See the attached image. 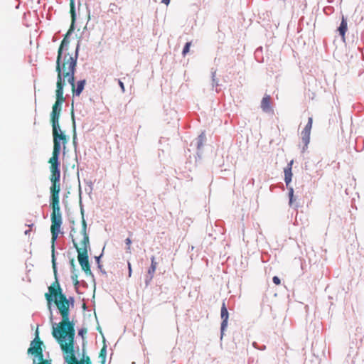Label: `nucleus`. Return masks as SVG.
<instances>
[{"label":"nucleus","mask_w":364,"mask_h":364,"mask_svg":"<svg viewBox=\"0 0 364 364\" xmlns=\"http://www.w3.org/2000/svg\"><path fill=\"white\" fill-rule=\"evenodd\" d=\"M88 249L89 248H77V259L82 269L87 274H91V269L88 260Z\"/></svg>","instance_id":"nucleus-7"},{"label":"nucleus","mask_w":364,"mask_h":364,"mask_svg":"<svg viewBox=\"0 0 364 364\" xmlns=\"http://www.w3.org/2000/svg\"><path fill=\"white\" fill-rule=\"evenodd\" d=\"M70 14L72 17V26L75 21V10L74 0H70Z\"/></svg>","instance_id":"nucleus-18"},{"label":"nucleus","mask_w":364,"mask_h":364,"mask_svg":"<svg viewBox=\"0 0 364 364\" xmlns=\"http://www.w3.org/2000/svg\"><path fill=\"white\" fill-rule=\"evenodd\" d=\"M53 127V146H55V143L58 144L59 148L60 147V141H62L63 144L67 142L66 136L59 132L60 131L59 123L52 124Z\"/></svg>","instance_id":"nucleus-8"},{"label":"nucleus","mask_w":364,"mask_h":364,"mask_svg":"<svg viewBox=\"0 0 364 364\" xmlns=\"http://www.w3.org/2000/svg\"><path fill=\"white\" fill-rule=\"evenodd\" d=\"M294 161L291 160L287 165V166L284 168V181L288 186L289 183L291 181V177H292V165H293Z\"/></svg>","instance_id":"nucleus-14"},{"label":"nucleus","mask_w":364,"mask_h":364,"mask_svg":"<svg viewBox=\"0 0 364 364\" xmlns=\"http://www.w3.org/2000/svg\"><path fill=\"white\" fill-rule=\"evenodd\" d=\"M72 279H73V282H74V284H75V285H77V284H78V283H79V282H78V280H77V275L72 276Z\"/></svg>","instance_id":"nucleus-26"},{"label":"nucleus","mask_w":364,"mask_h":364,"mask_svg":"<svg viewBox=\"0 0 364 364\" xmlns=\"http://www.w3.org/2000/svg\"><path fill=\"white\" fill-rule=\"evenodd\" d=\"M85 80H80L77 82L75 85V80L73 82H68L71 85L72 91L74 95L79 96L81 92H82L85 85Z\"/></svg>","instance_id":"nucleus-11"},{"label":"nucleus","mask_w":364,"mask_h":364,"mask_svg":"<svg viewBox=\"0 0 364 364\" xmlns=\"http://www.w3.org/2000/svg\"><path fill=\"white\" fill-rule=\"evenodd\" d=\"M128 269H129V277H131L132 270L131 264L129 262H128Z\"/></svg>","instance_id":"nucleus-28"},{"label":"nucleus","mask_w":364,"mask_h":364,"mask_svg":"<svg viewBox=\"0 0 364 364\" xmlns=\"http://www.w3.org/2000/svg\"><path fill=\"white\" fill-rule=\"evenodd\" d=\"M82 225L80 228L72 227L70 236L74 247L76 250L77 248H89L90 241L89 237L87 234V223L83 216V212H82Z\"/></svg>","instance_id":"nucleus-4"},{"label":"nucleus","mask_w":364,"mask_h":364,"mask_svg":"<svg viewBox=\"0 0 364 364\" xmlns=\"http://www.w3.org/2000/svg\"><path fill=\"white\" fill-rule=\"evenodd\" d=\"M119 85L122 92H124L125 88H124V83L121 80H119Z\"/></svg>","instance_id":"nucleus-27"},{"label":"nucleus","mask_w":364,"mask_h":364,"mask_svg":"<svg viewBox=\"0 0 364 364\" xmlns=\"http://www.w3.org/2000/svg\"><path fill=\"white\" fill-rule=\"evenodd\" d=\"M272 281L273 282L276 284V285H279L281 284V281H280V279L277 277V276H274L273 278H272Z\"/></svg>","instance_id":"nucleus-25"},{"label":"nucleus","mask_w":364,"mask_h":364,"mask_svg":"<svg viewBox=\"0 0 364 364\" xmlns=\"http://www.w3.org/2000/svg\"><path fill=\"white\" fill-rule=\"evenodd\" d=\"M55 95L56 101L53 105L52 112L50 114L52 124L59 123V117L61 112V105L65 100L63 97V87H56Z\"/></svg>","instance_id":"nucleus-5"},{"label":"nucleus","mask_w":364,"mask_h":364,"mask_svg":"<svg viewBox=\"0 0 364 364\" xmlns=\"http://www.w3.org/2000/svg\"><path fill=\"white\" fill-rule=\"evenodd\" d=\"M30 231H31V230H26V231H25V234H26V235H28V234H29V232H30Z\"/></svg>","instance_id":"nucleus-30"},{"label":"nucleus","mask_w":364,"mask_h":364,"mask_svg":"<svg viewBox=\"0 0 364 364\" xmlns=\"http://www.w3.org/2000/svg\"><path fill=\"white\" fill-rule=\"evenodd\" d=\"M228 311L225 305V303L223 302L221 306V318L223 321L221 323V331L223 332L228 326Z\"/></svg>","instance_id":"nucleus-13"},{"label":"nucleus","mask_w":364,"mask_h":364,"mask_svg":"<svg viewBox=\"0 0 364 364\" xmlns=\"http://www.w3.org/2000/svg\"><path fill=\"white\" fill-rule=\"evenodd\" d=\"M100 357H101L102 358V364H105V358H106V348L105 346H104L100 352Z\"/></svg>","instance_id":"nucleus-21"},{"label":"nucleus","mask_w":364,"mask_h":364,"mask_svg":"<svg viewBox=\"0 0 364 364\" xmlns=\"http://www.w3.org/2000/svg\"><path fill=\"white\" fill-rule=\"evenodd\" d=\"M55 297L54 302L62 317L58 324H54L52 336L59 344L63 353V358L67 364H92L90 357L82 352L78 360L75 353V323L70 320L69 300L63 293L58 279L48 287V292L45 294L46 299L50 304Z\"/></svg>","instance_id":"nucleus-1"},{"label":"nucleus","mask_w":364,"mask_h":364,"mask_svg":"<svg viewBox=\"0 0 364 364\" xmlns=\"http://www.w3.org/2000/svg\"><path fill=\"white\" fill-rule=\"evenodd\" d=\"M157 264H158V263L156 261L155 257L152 256L151 257V266L148 269L147 274L146 275V279H145V284H146V286L149 285V284L152 281V279L154 278V273H155L156 269L157 268Z\"/></svg>","instance_id":"nucleus-9"},{"label":"nucleus","mask_w":364,"mask_h":364,"mask_svg":"<svg viewBox=\"0 0 364 364\" xmlns=\"http://www.w3.org/2000/svg\"><path fill=\"white\" fill-rule=\"evenodd\" d=\"M289 205H292L294 201V189L292 187H290L289 188Z\"/></svg>","instance_id":"nucleus-20"},{"label":"nucleus","mask_w":364,"mask_h":364,"mask_svg":"<svg viewBox=\"0 0 364 364\" xmlns=\"http://www.w3.org/2000/svg\"><path fill=\"white\" fill-rule=\"evenodd\" d=\"M50 171L49 178H60V165L50 166Z\"/></svg>","instance_id":"nucleus-16"},{"label":"nucleus","mask_w":364,"mask_h":364,"mask_svg":"<svg viewBox=\"0 0 364 364\" xmlns=\"http://www.w3.org/2000/svg\"><path fill=\"white\" fill-rule=\"evenodd\" d=\"M43 343L39 337L38 329L35 333V338L31 341V346L28 349V353L35 355L38 360H43Z\"/></svg>","instance_id":"nucleus-6"},{"label":"nucleus","mask_w":364,"mask_h":364,"mask_svg":"<svg viewBox=\"0 0 364 364\" xmlns=\"http://www.w3.org/2000/svg\"><path fill=\"white\" fill-rule=\"evenodd\" d=\"M191 46V42H188L186 43L185 46L183 48V52H182V53L184 56L189 52Z\"/></svg>","instance_id":"nucleus-22"},{"label":"nucleus","mask_w":364,"mask_h":364,"mask_svg":"<svg viewBox=\"0 0 364 364\" xmlns=\"http://www.w3.org/2000/svg\"><path fill=\"white\" fill-rule=\"evenodd\" d=\"M61 41L58 50L56 60V71L58 73V79L56 87H63L65 85V81L73 82L74 81L75 72L78 58V47H76L75 51H69V40L68 35Z\"/></svg>","instance_id":"nucleus-2"},{"label":"nucleus","mask_w":364,"mask_h":364,"mask_svg":"<svg viewBox=\"0 0 364 364\" xmlns=\"http://www.w3.org/2000/svg\"><path fill=\"white\" fill-rule=\"evenodd\" d=\"M347 29H348L347 21L345 19L344 16H343L341 25L338 28L339 33L342 36L343 38H344V37H345V34H346Z\"/></svg>","instance_id":"nucleus-17"},{"label":"nucleus","mask_w":364,"mask_h":364,"mask_svg":"<svg viewBox=\"0 0 364 364\" xmlns=\"http://www.w3.org/2000/svg\"><path fill=\"white\" fill-rule=\"evenodd\" d=\"M51 183L50 187V206L52 209L50 215L52 234V264L55 279L57 278V269L55 258V242L58 236L60 226L63 223L62 213L60 207V178H49Z\"/></svg>","instance_id":"nucleus-3"},{"label":"nucleus","mask_w":364,"mask_h":364,"mask_svg":"<svg viewBox=\"0 0 364 364\" xmlns=\"http://www.w3.org/2000/svg\"><path fill=\"white\" fill-rule=\"evenodd\" d=\"M60 152V148H59L58 144L55 143V146H53L52 156L48 160V163L50 164V166L60 165V162L58 161V156H59Z\"/></svg>","instance_id":"nucleus-12"},{"label":"nucleus","mask_w":364,"mask_h":364,"mask_svg":"<svg viewBox=\"0 0 364 364\" xmlns=\"http://www.w3.org/2000/svg\"><path fill=\"white\" fill-rule=\"evenodd\" d=\"M313 119L312 117H309L308 119V123L304 127V130L301 132L302 139L304 143L306 144L309 142L311 130L312 128Z\"/></svg>","instance_id":"nucleus-10"},{"label":"nucleus","mask_w":364,"mask_h":364,"mask_svg":"<svg viewBox=\"0 0 364 364\" xmlns=\"http://www.w3.org/2000/svg\"><path fill=\"white\" fill-rule=\"evenodd\" d=\"M125 243L127 245V250L128 252H131V244H132V240L130 238H127L125 240Z\"/></svg>","instance_id":"nucleus-24"},{"label":"nucleus","mask_w":364,"mask_h":364,"mask_svg":"<svg viewBox=\"0 0 364 364\" xmlns=\"http://www.w3.org/2000/svg\"><path fill=\"white\" fill-rule=\"evenodd\" d=\"M163 2H164L165 4L168 5V4H169V2H170V0H163Z\"/></svg>","instance_id":"nucleus-29"},{"label":"nucleus","mask_w":364,"mask_h":364,"mask_svg":"<svg viewBox=\"0 0 364 364\" xmlns=\"http://www.w3.org/2000/svg\"><path fill=\"white\" fill-rule=\"evenodd\" d=\"M87 330L85 328H82L79 330L78 335L81 336L83 339L85 338V336L87 334Z\"/></svg>","instance_id":"nucleus-23"},{"label":"nucleus","mask_w":364,"mask_h":364,"mask_svg":"<svg viewBox=\"0 0 364 364\" xmlns=\"http://www.w3.org/2000/svg\"><path fill=\"white\" fill-rule=\"evenodd\" d=\"M271 97L269 95H265L261 102V108L264 112H269L271 110Z\"/></svg>","instance_id":"nucleus-15"},{"label":"nucleus","mask_w":364,"mask_h":364,"mask_svg":"<svg viewBox=\"0 0 364 364\" xmlns=\"http://www.w3.org/2000/svg\"><path fill=\"white\" fill-rule=\"evenodd\" d=\"M109 8L111 12L115 14H117L121 10V8L114 3H111L109 6Z\"/></svg>","instance_id":"nucleus-19"},{"label":"nucleus","mask_w":364,"mask_h":364,"mask_svg":"<svg viewBox=\"0 0 364 364\" xmlns=\"http://www.w3.org/2000/svg\"><path fill=\"white\" fill-rule=\"evenodd\" d=\"M71 264L73 266H74V260L73 259L71 260Z\"/></svg>","instance_id":"nucleus-31"}]
</instances>
